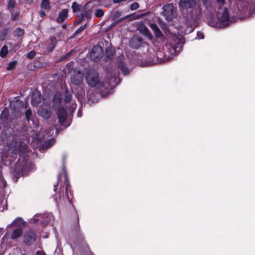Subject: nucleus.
Returning <instances> with one entry per match:
<instances>
[{
	"mask_svg": "<svg viewBox=\"0 0 255 255\" xmlns=\"http://www.w3.org/2000/svg\"><path fill=\"white\" fill-rule=\"evenodd\" d=\"M22 233V230L21 228H16L14 229L11 233L10 239L11 240L16 239L21 237Z\"/></svg>",
	"mask_w": 255,
	"mask_h": 255,
	"instance_id": "dca6fc26",
	"label": "nucleus"
},
{
	"mask_svg": "<svg viewBox=\"0 0 255 255\" xmlns=\"http://www.w3.org/2000/svg\"><path fill=\"white\" fill-rule=\"evenodd\" d=\"M48 222H49V220H46L42 222V223H43L44 226H46V225H47Z\"/></svg>",
	"mask_w": 255,
	"mask_h": 255,
	"instance_id": "de8ad7c7",
	"label": "nucleus"
},
{
	"mask_svg": "<svg viewBox=\"0 0 255 255\" xmlns=\"http://www.w3.org/2000/svg\"><path fill=\"white\" fill-rule=\"evenodd\" d=\"M68 11L67 9H62L58 14V16L56 19V22L59 23H61L68 16Z\"/></svg>",
	"mask_w": 255,
	"mask_h": 255,
	"instance_id": "9d476101",
	"label": "nucleus"
},
{
	"mask_svg": "<svg viewBox=\"0 0 255 255\" xmlns=\"http://www.w3.org/2000/svg\"><path fill=\"white\" fill-rule=\"evenodd\" d=\"M91 12L90 11L84 10L81 14V19L78 22H80L82 20L86 18L87 19L91 18Z\"/></svg>",
	"mask_w": 255,
	"mask_h": 255,
	"instance_id": "5701e85b",
	"label": "nucleus"
},
{
	"mask_svg": "<svg viewBox=\"0 0 255 255\" xmlns=\"http://www.w3.org/2000/svg\"><path fill=\"white\" fill-rule=\"evenodd\" d=\"M150 27L153 30L154 34L157 38H159L163 36L162 32L155 23L150 24Z\"/></svg>",
	"mask_w": 255,
	"mask_h": 255,
	"instance_id": "ddd939ff",
	"label": "nucleus"
},
{
	"mask_svg": "<svg viewBox=\"0 0 255 255\" xmlns=\"http://www.w3.org/2000/svg\"><path fill=\"white\" fill-rule=\"evenodd\" d=\"M115 54V50L113 47H107L105 51V58L106 60L112 59Z\"/></svg>",
	"mask_w": 255,
	"mask_h": 255,
	"instance_id": "2eb2a0df",
	"label": "nucleus"
},
{
	"mask_svg": "<svg viewBox=\"0 0 255 255\" xmlns=\"http://www.w3.org/2000/svg\"><path fill=\"white\" fill-rule=\"evenodd\" d=\"M54 143V140L52 139L45 141L43 146L44 148H48Z\"/></svg>",
	"mask_w": 255,
	"mask_h": 255,
	"instance_id": "cd10ccee",
	"label": "nucleus"
},
{
	"mask_svg": "<svg viewBox=\"0 0 255 255\" xmlns=\"http://www.w3.org/2000/svg\"><path fill=\"white\" fill-rule=\"evenodd\" d=\"M58 186V183H57L56 185H54V190L55 191H56V190L57 189V187Z\"/></svg>",
	"mask_w": 255,
	"mask_h": 255,
	"instance_id": "8fccbe9b",
	"label": "nucleus"
},
{
	"mask_svg": "<svg viewBox=\"0 0 255 255\" xmlns=\"http://www.w3.org/2000/svg\"><path fill=\"white\" fill-rule=\"evenodd\" d=\"M142 39L141 38H133L130 41V45L133 48L137 49L141 46Z\"/></svg>",
	"mask_w": 255,
	"mask_h": 255,
	"instance_id": "4468645a",
	"label": "nucleus"
},
{
	"mask_svg": "<svg viewBox=\"0 0 255 255\" xmlns=\"http://www.w3.org/2000/svg\"><path fill=\"white\" fill-rule=\"evenodd\" d=\"M119 68L125 75L128 74L130 72L126 64L122 61L119 62Z\"/></svg>",
	"mask_w": 255,
	"mask_h": 255,
	"instance_id": "f3484780",
	"label": "nucleus"
},
{
	"mask_svg": "<svg viewBox=\"0 0 255 255\" xmlns=\"http://www.w3.org/2000/svg\"><path fill=\"white\" fill-rule=\"evenodd\" d=\"M57 115L60 124H63L66 120L67 117V112L64 108H59L58 109Z\"/></svg>",
	"mask_w": 255,
	"mask_h": 255,
	"instance_id": "6e6552de",
	"label": "nucleus"
},
{
	"mask_svg": "<svg viewBox=\"0 0 255 255\" xmlns=\"http://www.w3.org/2000/svg\"><path fill=\"white\" fill-rule=\"evenodd\" d=\"M6 32H7V30L6 29H4L2 30V33H3L4 34H6Z\"/></svg>",
	"mask_w": 255,
	"mask_h": 255,
	"instance_id": "864d4df0",
	"label": "nucleus"
},
{
	"mask_svg": "<svg viewBox=\"0 0 255 255\" xmlns=\"http://www.w3.org/2000/svg\"><path fill=\"white\" fill-rule=\"evenodd\" d=\"M55 46L56 45L53 44H51L50 45H48L47 47L48 51L49 52H52L55 48Z\"/></svg>",
	"mask_w": 255,
	"mask_h": 255,
	"instance_id": "ea45409f",
	"label": "nucleus"
},
{
	"mask_svg": "<svg viewBox=\"0 0 255 255\" xmlns=\"http://www.w3.org/2000/svg\"><path fill=\"white\" fill-rule=\"evenodd\" d=\"M38 115L45 119H48L51 116V112L49 109L40 108L38 111Z\"/></svg>",
	"mask_w": 255,
	"mask_h": 255,
	"instance_id": "9b49d317",
	"label": "nucleus"
},
{
	"mask_svg": "<svg viewBox=\"0 0 255 255\" xmlns=\"http://www.w3.org/2000/svg\"><path fill=\"white\" fill-rule=\"evenodd\" d=\"M23 171V168L20 163L16 162L14 167V172L15 174L20 175L22 173Z\"/></svg>",
	"mask_w": 255,
	"mask_h": 255,
	"instance_id": "a211bd4d",
	"label": "nucleus"
},
{
	"mask_svg": "<svg viewBox=\"0 0 255 255\" xmlns=\"http://www.w3.org/2000/svg\"><path fill=\"white\" fill-rule=\"evenodd\" d=\"M72 8L73 11L74 12L79 11L80 9L79 5L77 3V2L75 1L72 3Z\"/></svg>",
	"mask_w": 255,
	"mask_h": 255,
	"instance_id": "473e14b6",
	"label": "nucleus"
},
{
	"mask_svg": "<svg viewBox=\"0 0 255 255\" xmlns=\"http://www.w3.org/2000/svg\"><path fill=\"white\" fill-rule=\"evenodd\" d=\"M103 53V48L98 45H95L91 50V59L95 62H97L102 58Z\"/></svg>",
	"mask_w": 255,
	"mask_h": 255,
	"instance_id": "20e7f679",
	"label": "nucleus"
},
{
	"mask_svg": "<svg viewBox=\"0 0 255 255\" xmlns=\"http://www.w3.org/2000/svg\"><path fill=\"white\" fill-rule=\"evenodd\" d=\"M72 98V94L70 93L68 91H65L64 95V101L66 103H68L70 102Z\"/></svg>",
	"mask_w": 255,
	"mask_h": 255,
	"instance_id": "393cba45",
	"label": "nucleus"
},
{
	"mask_svg": "<svg viewBox=\"0 0 255 255\" xmlns=\"http://www.w3.org/2000/svg\"><path fill=\"white\" fill-rule=\"evenodd\" d=\"M62 100V97L60 94H56L53 97V106H58L60 104Z\"/></svg>",
	"mask_w": 255,
	"mask_h": 255,
	"instance_id": "aec40b11",
	"label": "nucleus"
},
{
	"mask_svg": "<svg viewBox=\"0 0 255 255\" xmlns=\"http://www.w3.org/2000/svg\"><path fill=\"white\" fill-rule=\"evenodd\" d=\"M179 7L183 16L189 22L196 23L201 14V8L197 0H179Z\"/></svg>",
	"mask_w": 255,
	"mask_h": 255,
	"instance_id": "f257e3e1",
	"label": "nucleus"
},
{
	"mask_svg": "<svg viewBox=\"0 0 255 255\" xmlns=\"http://www.w3.org/2000/svg\"><path fill=\"white\" fill-rule=\"evenodd\" d=\"M128 15H127V16H125V17L122 18L121 19V20H124L125 19H126V18H128Z\"/></svg>",
	"mask_w": 255,
	"mask_h": 255,
	"instance_id": "5fc2aeb1",
	"label": "nucleus"
},
{
	"mask_svg": "<svg viewBox=\"0 0 255 255\" xmlns=\"http://www.w3.org/2000/svg\"><path fill=\"white\" fill-rule=\"evenodd\" d=\"M70 55H71V52H68V53L66 55L65 57H64L63 58V59H64V58H66L67 57H68L70 56Z\"/></svg>",
	"mask_w": 255,
	"mask_h": 255,
	"instance_id": "3c124183",
	"label": "nucleus"
},
{
	"mask_svg": "<svg viewBox=\"0 0 255 255\" xmlns=\"http://www.w3.org/2000/svg\"><path fill=\"white\" fill-rule=\"evenodd\" d=\"M104 11L102 9H97L95 13V15L97 17H101L104 15Z\"/></svg>",
	"mask_w": 255,
	"mask_h": 255,
	"instance_id": "72a5a7b5",
	"label": "nucleus"
},
{
	"mask_svg": "<svg viewBox=\"0 0 255 255\" xmlns=\"http://www.w3.org/2000/svg\"><path fill=\"white\" fill-rule=\"evenodd\" d=\"M20 255H26L25 254H21Z\"/></svg>",
	"mask_w": 255,
	"mask_h": 255,
	"instance_id": "13d9d810",
	"label": "nucleus"
},
{
	"mask_svg": "<svg viewBox=\"0 0 255 255\" xmlns=\"http://www.w3.org/2000/svg\"><path fill=\"white\" fill-rule=\"evenodd\" d=\"M40 6L41 8L46 11H49L51 9V5L49 0H42Z\"/></svg>",
	"mask_w": 255,
	"mask_h": 255,
	"instance_id": "6ab92c4d",
	"label": "nucleus"
},
{
	"mask_svg": "<svg viewBox=\"0 0 255 255\" xmlns=\"http://www.w3.org/2000/svg\"><path fill=\"white\" fill-rule=\"evenodd\" d=\"M139 7V4L136 2H134L130 4V8L131 10H134L137 9Z\"/></svg>",
	"mask_w": 255,
	"mask_h": 255,
	"instance_id": "e433bc0d",
	"label": "nucleus"
},
{
	"mask_svg": "<svg viewBox=\"0 0 255 255\" xmlns=\"http://www.w3.org/2000/svg\"><path fill=\"white\" fill-rule=\"evenodd\" d=\"M41 102V95L39 92L34 91L31 96V104L34 106H37Z\"/></svg>",
	"mask_w": 255,
	"mask_h": 255,
	"instance_id": "1a4fd4ad",
	"label": "nucleus"
},
{
	"mask_svg": "<svg viewBox=\"0 0 255 255\" xmlns=\"http://www.w3.org/2000/svg\"><path fill=\"white\" fill-rule=\"evenodd\" d=\"M64 184L66 185H65V194H66V196H68V187L69 186V180H68V177L66 175L65 176Z\"/></svg>",
	"mask_w": 255,
	"mask_h": 255,
	"instance_id": "2f4dec72",
	"label": "nucleus"
},
{
	"mask_svg": "<svg viewBox=\"0 0 255 255\" xmlns=\"http://www.w3.org/2000/svg\"><path fill=\"white\" fill-rule=\"evenodd\" d=\"M78 35H75V32L73 33V34L70 37V39L74 38L76 36H77Z\"/></svg>",
	"mask_w": 255,
	"mask_h": 255,
	"instance_id": "603ef678",
	"label": "nucleus"
},
{
	"mask_svg": "<svg viewBox=\"0 0 255 255\" xmlns=\"http://www.w3.org/2000/svg\"><path fill=\"white\" fill-rule=\"evenodd\" d=\"M17 13H11V19L12 20H16L17 19Z\"/></svg>",
	"mask_w": 255,
	"mask_h": 255,
	"instance_id": "c03bdc74",
	"label": "nucleus"
},
{
	"mask_svg": "<svg viewBox=\"0 0 255 255\" xmlns=\"http://www.w3.org/2000/svg\"><path fill=\"white\" fill-rule=\"evenodd\" d=\"M15 0H8L7 6L8 9L10 11H12L15 6Z\"/></svg>",
	"mask_w": 255,
	"mask_h": 255,
	"instance_id": "c85d7f7f",
	"label": "nucleus"
},
{
	"mask_svg": "<svg viewBox=\"0 0 255 255\" xmlns=\"http://www.w3.org/2000/svg\"><path fill=\"white\" fill-rule=\"evenodd\" d=\"M66 27V25L64 24V25H62V28H65Z\"/></svg>",
	"mask_w": 255,
	"mask_h": 255,
	"instance_id": "6e6d98bb",
	"label": "nucleus"
},
{
	"mask_svg": "<svg viewBox=\"0 0 255 255\" xmlns=\"http://www.w3.org/2000/svg\"><path fill=\"white\" fill-rule=\"evenodd\" d=\"M138 30L140 33L146 36L149 39H152V35L146 26L145 25H141L138 28Z\"/></svg>",
	"mask_w": 255,
	"mask_h": 255,
	"instance_id": "f8f14e48",
	"label": "nucleus"
},
{
	"mask_svg": "<svg viewBox=\"0 0 255 255\" xmlns=\"http://www.w3.org/2000/svg\"><path fill=\"white\" fill-rule=\"evenodd\" d=\"M40 17L43 18L45 15V13L43 10H40L39 12Z\"/></svg>",
	"mask_w": 255,
	"mask_h": 255,
	"instance_id": "37998d69",
	"label": "nucleus"
},
{
	"mask_svg": "<svg viewBox=\"0 0 255 255\" xmlns=\"http://www.w3.org/2000/svg\"><path fill=\"white\" fill-rule=\"evenodd\" d=\"M50 41L51 42V44H53L56 45L57 43V39L54 36H52L50 38Z\"/></svg>",
	"mask_w": 255,
	"mask_h": 255,
	"instance_id": "a19ab883",
	"label": "nucleus"
},
{
	"mask_svg": "<svg viewBox=\"0 0 255 255\" xmlns=\"http://www.w3.org/2000/svg\"><path fill=\"white\" fill-rule=\"evenodd\" d=\"M16 62L15 61H12L9 63L8 66L7 67V70H13L15 68Z\"/></svg>",
	"mask_w": 255,
	"mask_h": 255,
	"instance_id": "f704fd0d",
	"label": "nucleus"
},
{
	"mask_svg": "<svg viewBox=\"0 0 255 255\" xmlns=\"http://www.w3.org/2000/svg\"><path fill=\"white\" fill-rule=\"evenodd\" d=\"M8 53V48L6 45H4L2 47L0 51V56L1 57H4Z\"/></svg>",
	"mask_w": 255,
	"mask_h": 255,
	"instance_id": "a878e982",
	"label": "nucleus"
},
{
	"mask_svg": "<svg viewBox=\"0 0 255 255\" xmlns=\"http://www.w3.org/2000/svg\"><path fill=\"white\" fill-rule=\"evenodd\" d=\"M83 74L81 72H75L71 77V81L75 85H79L83 81Z\"/></svg>",
	"mask_w": 255,
	"mask_h": 255,
	"instance_id": "0eeeda50",
	"label": "nucleus"
},
{
	"mask_svg": "<svg viewBox=\"0 0 255 255\" xmlns=\"http://www.w3.org/2000/svg\"><path fill=\"white\" fill-rule=\"evenodd\" d=\"M171 40L170 43L166 45L164 47L165 56L167 59L170 58L175 53H179L182 49L185 42V40L182 37L176 36H173Z\"/></svg>",
	"mask_w": 255,
	"mask_h": 255,
	"instance_id": "f03ea898",
	"label": "nucleus"
},
{
	"mask_svg": "<svg viewBox=\"0 0 255 255\" xmlns=\"http://www.w3.org/2000/svg\"><path fill=\"white\" fill-rule=\"evenodd\" d=\"M23 243L26 246H31L36 241V234L32 230L25 232L23 235Z\"/></svg>",
	"mask_w": 255,
	"mask_h": 255,
	"instance_id": "423d86ee",
	"label": "nucleus"
},
{
	"mask_svg": "<svg viewBox=\"0 0 255 255\" xmlns=\"http://www.w3.org/2000/svg\"><path fill=\"white\" fill-rule=\"evenodd\" d=\"M36 55L34 51H31L27 54V57L29 59H32Z\"/></svg>",
	"mask_w": 255,
	"mask_h": 255,
	"instance_id": "4c0bfd02",
	"label": "nucleus"
},
{
	"mask_svg": "<svg viewBox=\"0 0 255 255\" xmlns=\"http://www.w3.org/2000/svg\"><path fill=\"white\" fill-rule=\"evenodd\" d=\"M126 0H113L114 3H119L122 1H125Z\"/></svg>",
	"mask_w": 255,
	"mask_h": 255,
	"instance_id": "49530a36",
	"label": "nucleus"
},
{
	"mask_svg": "<svg viewBox=\"0 0 255 255\" xmlns=\"http://www.w3.org/2000/svg\"><path fill=\"white\" fill-rule=\"evenodd\" d=\"M211 1L209 0L203 1V5L207 9H209L211 7Z\"/></svg>",
	"mask_w": 255,
	"mask_h": 255,
	"instance_id": "58836bf2",
	"label": "nucleus"
},
{
	"mask_svg": "<svg viewBox=\"0 0 255 255\" xmlns=\"http://www.w3.org/2000/svg\"><path fill=\"white\" fill-rule=\"evenodd\" d=\"M18 150L20 152H22L21 153H19V155H21V154L25 153L27 152V146L25 144L24 145H19Z\"/></svg>",
	"mask_w": 255,
	"mask_h": 255,
	"instance_id": "bb28decb",
	"label": "nucleus"
},
{
	"mask_svg": "<svg viewBox=\"0 0 255 255\" xmlns=\"http://www.w3.org/2000/svg\"><path fill=\"white\" fill-rule=\"evenodd\" d=\"M22 106H23V104H22V103H20V107H22Z\"/></svg>",
	"mask_w": 255,
	"mask_h": 255,
	"instance_id": "4d7b16f0",
	"label": "nucleus"
},
{
	"mask_svg": "<svg viewBox=\"0 0 255 255\" xmlns=\"http://www.w3.org/2000/svg\"><path fill=\"white\" fill-rule=\"evenodd\" d=\"M85 79L87 84L91 87H94L100 84L99 76L95 70H90L86 74Z\"/></svg>",
	"mask_w": 255,
	"mask_h": 255,
	"instance_id": "7ed1b4c3",
	"label": "nucleus"
},
{
	"mask_svg": "<svg viewBox=\"0 0 255 255\" xmlns=\"http://www.w3.org/2000/svg\"><path fill=\"white\" fill-rule=\"evenodd\" d=\"M162 14L167 21H170L175 16L176 13L173 4L168 3L163 7Z\"/></svg>",
	"mask_w": 255,
	"mask_h": 255,
	"instance_id": "39448f33",
	"label": "nucleus"
},
{
	"mask_svg": "<svg viewBox=\"0 0 255 255\" xmlns=\"http://www.w3.org/2000/svg\"><path fill=\"white\" fill-rule=\"evenodd\" d=\"M220 7H221L225 2V0H217Z\"/></svg>",
	"mask_w": 255,
	"mask_h": 255,
	"instance_id": "79ce46f5",
	"label": "nucleus"
},
{
	"mask_svg": "<svg viewBox=\"0 0 255 255\" xmlns=\"http://www.w3.org/2000/svg\"><path fill=\"white\" fill-rule=\"evenodd\" d=\"M144 15H145V14H141L140 15L136 16V18H139L140 17H142Z\"/></svg>",
	"mask_w": 255,
	"mask_h": 255,
	"instance_id": "09e8293b",
	"label": "nucleus"
},
{
	"mask_svg": "<svg viewBox=\"0 0 255 255\" xmlns=\"http://www.w3.org/2000/svg\"><path fill=\"white\" fill-rule=\"evenodd\" d=\"M86 26V24L84 25H81L75 32V35H78L79 33H81L85 28Z\"/></svg>",
	"mask_w": 255,
	"mask_h": 255,
	"instance_id": "c9c22d12",
	"label": "nucleus"
},
{
	"mask_svg": "<svg viewBox=\"0 0 255 255\" xmlns=\"http://www.w3.org/2000/svg\"><path fill=\"white\" fill-rule=\"evenodd\" d=\"M13 223L16 226H20L21 225L23 224V221L22 218H17L14 220Z\"/></svg>",
	"mask_w": 255,
	"mask_h": 255,
	"instance_id": "c756f323",
	"label": "nucleus"
},
{
	"mask_svg": "<svg viewBox=\"0 0 255 255\" xmlns=\"http://www.w3.org/2000/svg\"><path fill=\"white\" fill-rule=\"evenodd\" d=\"M25 116L27 121H29L32 116V113L30 109H28L25 111Z\"/></svg>",
	"mask_w": 255,
	"mask_h": 255,
	"instance_id": "7c9ffc66",
	"label": "nucleus"
},
{
	"mask_svg": "<svg viewBox=\"0 0 255 255\" xmlns=\"http://www.w3.org/2000/svg\"><path fill=\"white\" fill-rule=\"evenodd\" d=\"M36 254L37 255H45V253L39 250L37 251Z\"/></svg>",
	"mask_w": 255,
	"mask_h": 255,
	"instance_id": "a18cd8bd",
	"label": "nucleus"
},
{
	"mask_svg": "<svg viewBox=\"0 0 255 255\" xmlns=\"http://www.w3.org/2000/svg\"><path fill=\"white\" fill-rule=\"evenodd\" d=\"M9 117V111L7 109H4L2 111L0 116V119L2 122H5L8 120Z\"/></svg>",
	"mask_w": 255,
	"mask_h": 255,
	"instance_id": "412c9836",
	"label": "nucleus"
},
{
	"mask_svg": "<svg viewBox=\"0 0 255 255\" xmlns=\"http://www.w3.org/2000/svg\"><path fill=\"white\" fill-rule=\"evenodd\" d=\"M229 14L226 9H225L224 12L221 17H219V19L223 22H228L229 21Z\"/></svg>",
	"mask_w": 255,
	"mask_h": 255,
	"instance_id": "4be33fe9",
	"label": "nucleus"
},
{
	"mask_svg": "<svg viewBox=\"0 0 255 255\" xmlns=\"http://www.w3.org/2000/svg\"><path fill=\"white\" fill-rule=\"evenodd\" d=\"M24 34V30L20 28H16L13 32V35L14 37H20Z\"/></svg>",
	"mask_w": 255,
	"mask_h": 255,
	"instance_id": "b1692460",
	"label": "nucleus"
}]
</instances>
